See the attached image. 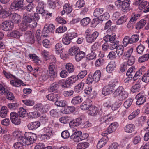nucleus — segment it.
I'll return each mask as SVG.
<instances>
[{
	"mask_svg": "<svg viewBox=\"0 0 149 149\" xmlns=\"http://www.w3.org/2000/svg\"><path fill=\"white\" fill-rule=\"evenodd\" d=\"M133 49L132 47H131L128 49L126 52H125L123 54L121 58L124 61L126 60L127 58L131 57V56L132 53Z\"/></svg>",
	"mask_w": 149,
	"mask_h": 149,
	"instance_id": "a211bd4d",
	"label": "nucleus"
},
{
	"mask_svg": "<svg viewBox=\"0 0 149 149\" xmlns=\"http://www.w3.org/2000/svg\"><path fill=\"white\" fill-rule=\"evenodd\" d=\"M90 19L88 17L83 18L81 21V25L83 26H86L89 24Z\"/></svg>",
	"mask_w": 149,
	"mask_h": 149,
	"instance_id": "680f3d73",
	"label": "nucleus"
},
{
	"mask_svg": "<svg viewBox=\"0 0 149 149\" xmlns=\"http://www.w3.org/2000/svg\"><path fill=\"white\" fill-rule=\"evenodd\" d=\"M11 22L15 24H18L21 20V18L20 15L17 13H13L10 15Z\"/></svg>",
	"mask_w": 149,
	"mask_h": 149,
	"instance_id": "ddd939ff",
	"label": "nucleus"
},
{
	"mask_svg": "<svg viewBox=\"0 0 149 149\" xmlns=\"http://www.w3.org/2000/svg\"><path fill=\"white\" fill-rule=\"evenodd\" d=\"M118 126V124L116 122H115L111 124L107 128L109 133H112L114 132Z\"/></svg>",
	"mask_w": 149,
	"mask_h": 149,
	"instance_id": "393cba45",
	"label": "nucleus"
},
{
	"mask_svg": "<svg viewBox=\"0 0 149 149\" xmlns=\"http://www.w3.org/2000/svg\"><path fill=\"white\" fill-rule=\"evenodd\" d=\"M22 101L24 104L27 106H32L34 104V101L32 100L26 99L22 100Z\"/></svg>",
	"mask_w": 149,
	"mask_h": 149,
	"instance_id": "338daca9",
	"label": "nucleus"
},
{
	"mask_svg": "<svg viewBox=\"0 0 149 149\" xmlns=\"http://www.w3.org/2000/svg\"><path fill=\"white\" fill-rule=\"evenodd\" d=\"M101 121L106 124H108L113 120V118L111 115L109 114L102 117L100 119Z\"/></svg>",
	"mask_w": 149,
	"mask_h": 149,
	"instance_id": "f3484780",
	"label": "nucleus"
},
{
	"mask_svg": "<svg viewBox=\"0 0 149 149\" xmlns=\"http://www.w3.org/2000/svg\"><path fill=\"white\" fill-rule=\"evenodd\" d=\"M116 65L115 63L113 61L110 62L106 67L107 71L110 73L113 71L116 68Z\"/></svg>",
	"mask_w": 149,
	"mask_h": 149,
	"instance_id": "4be33fe9",
	"label": "nucleus"
},
{
	"mask_svg": "<svg viewBox=\"0 0 149 149\" xmlns=\"http://www.w3.org/2000/svg\"><path fill=\"white\" fill-rule=\"evenodd\" d=\"M57 65L54 62L50 63L48 67L49 75L48 77L49 79L53 81L57 76L56 72Z\"/></svg>",
	"mask_w": 149,
	"mask_h": 149,
	"instance_id": "7ed1b4c3",
	"label": "nucleus"
},
{
	"mask_svg": "<svg viewBox=\"0 0 149 149\" xmlns=\"http://www.w3.org/2000/svg\"><path fill=\"white\" fill-rule=\"evenodd\" d=\"M62 42L64 44L68 45L71 42V40L66 34L63 36V37L62 38Z\"/></svg>",
	"mask_w": 149,
	"mask_h": 149,
	"instance_id": "8fccbe9b",
	"label": "nucleus"
},
{
	"mask_svg": "<svg viewBox=\"0 0 149 149\" xmlns=\"http://www.w3.org/2000/svg\"><path fill=\"white\" fill-rule=\"evenodd\" d=\"M110 43L111 44H109V45L110 47V49L111 50L116 49L118 46V45H119V41L117 40Z\"/></svg>",
	"mask_w": 149,
	"mask_h": 149,
	"instance_id": "0e129e2a",
	"label": "nucleus"
},
{
	"mask_svg": "<svg viewBox=\"0 0 149 149\" xmlns=\"http://www.w3.org/2000/svg\"><path fill=\"white\" fill-rule=\"evenodd\" d=\"M107 137L103 138L100 139L97 144V147L101 148L104 146L107 142Z\"/></svg>",
	"mask_w": 149,
	"mask_h": 149,
	"instance_id": "f704fd0d",
	"label": "nucleus"
},
{
	"mask_svg": "<svg viewBox=\"0 0 149 149\" xmlns=\"http://www.w3.org/2000/svg\"><path fill=\"white\" fill-rule=\"evenodd\" d=\"M13 135L16 139L19 141H22L23 137L22 136V133L18 131H15L13 133Z\"/></svg>",
	"mask_w": 149,
	"mask_h": 149,
	"instance_id": "49530a36",
	"label": "nucleus"
},
{
	"mask_svg": "<svg viewBox=\"0 0 149 149\" xmlns=\"http://www.w3.org/2000/svg\"><path fill=\"white\" fill-rule=\"evenodd\" d=\"M118 79H114L109 81L108 85L114 90V88L118 84Z\"/></svg>",
	"mask_w": 149,
	"mask_h": 149,
	"instance_id": "09e8293b",
	"label": "nucleus"
},
{
	"mask_svg": "<svg viewBox=\"0 0 149 149\" xmlns=\"http://www.w3.org/2000/svg\"><path fill=\"white\" fill-rule=\"evenodd\" d=\"M136 70V69L135 68V67L132 66L128 69L126 73V75L133 76Z\"/></svg>",
	"mask_w": 149,
	"mask_h": 149,
	"instance_id": "a18cd8bd",
	"label": "nucleus"
},
{
	"mask_svg": "<svg viewBox=\"0 0 149 149\" xmlns=\"http://www.w3.org/2000/svg\"><path fill=\"white\" fill-rule=\"evenodd\" d=\"M133 100L132 98L126 100L124 103V107L126 109L128 108L132 104Z\"/></svg>",
	"mask_w": 149,
	"mask_h": 149,
	"instance_id": "052dcab7",
	"label": "nucleus"
},
{
	"mask_svg": "<svg viewBox=\"0 0 149 149\" xmlns=\"http://www.w3.org/2000/svg\"><path fill=\"white\" fill-rule=\"evenodd\" d=\"M85 55V54L84 52L80 51L75 55V59L77 61H79L81 60Z\"/></svg>",
	"mask_w": 149,
	"mask_h": 149,
	"instance_id": "7c9ffc66",
	"label": "nucleus"
},
{
	"mask_svg": "<svg viewBox=\"0 0 149 149\" xmlns=\"http://www.w3.org/2000/svg\"><path fill=\"white\" fill-rule=\"evenodd\" d=\"M90 104L88 101L84 102L81 105V108L82 110H88L90 107Z\"/></svg>",
	"mask_w": 149,
	"mask_h": 149,
	"instance_id": "3c124183",
	"label": "nucleus"
},
{
	"mask_svg": "<svg viewBox=\"0 0 149 149\" xmlns=\"http://www.w3.org/2000/svg\"><path fill=\"white\" fill-rule=\"evenodd\" d=\"M94 81L95 82L99 81L101 76V72L100 70H98L96 71L92 76Z\"/></svg>",
	"mask_w": 149,
	"mask_h": 149,
	"instance_id": "c756f323",
	"label": "nucleus"
},
{
	"mask_svg": "<svg viewBox=\"0 0 149 149\" xmlns=\"http://www.w3.org/2000/svg\"><path fill=\"white\" fill-rule=\"evenodd\" d=\"M62 81H60L58 82H55L51 84L49 88V91L50 92H53L57 90L59 87V84H61Z\"/></svg>",
	"mask_w": 149,
	"mask_h": 149,
	"instance_id": "412c9836",
	"label": "nucleus"
},
{
	"mask_svg": "<svg viewBox=\"0 0 149 149\" xmlns=\"http://www.w3.org/2000/svg\"><path fill=\"white\" fill-rule=\"evenodd\" d=\"M86 70H83L81 71L77 76L79 80L84 78L87 74Z\"/></svg>",
	"mask_w": 149,
	"mask_h": 149,
	"instance_id": "e2e57ef3",
	"label": "nucleus"
},
{
	"mask_svg": "<svg viewBox=\"0 0 149 149\" xmlns=\"http://www.w3.org/2000/svg\"><path fill=\"white\" fill-rule=\"evenodd\" d=\"M67 79L71 85L75 83L77 80H79L76 75H73L67 78Z\"/></svg>",
	"mask_w": 149,
	"mask_h": 149,
	"instance_id": "a19ab883",
	"label": "nucleus"
},
{
	"mask_svg": "<svg viewBox=\"0 0 149 149\" xmlns=\"http://www.w3.org/2000/svg\"><path fill=\"white\" fill-rule=\"evenodd\" d=\"M99 35V33L95 31L91 34L87 35L86 37V41L88 43H92L95 41Z\"/></svg>",
	"mask_w": 149,
	"mask_h": 149,
	"instance_id": "9b49d317",
	"label": "nucleus"
},
{
	"mask_svg": "<svg viewBox=\"0 0 149 149\" xmlns=\"http://www.w3.org/2000/svg\"><path fill=\"white\" fill-rule=\"evenodd\" d=\"M123 46L125 47L127 46L129 44H132L130 42V38L128 36H125L123 40Z\"/></svg>",
	"mask_w": 149,
	"mask_h": 149,
	"instance_id": "bf43d9fd",
	"label": "nucleus"
},
{
	"mask_svg": "<svg viewBox=\"0 0 149 149\" xmlns=\"http://www.w3.org/2000/svg\"><path fill=\"white\" fill-rule=\"evenodd\" d=\"M103 11L104 10L102 8H96L94 10L93 13V15L98 18L99 15L102 13Z\"/></svg>",
	"mask_w": 149,
	"mask_h": 149,
	"instance_id": "79ce46f5",
	"label": "nucleus"
},
{
	"mask_svg": "<svg viewBox=\"0 0 149 149\" xmlns=\"http://www.w3.org/2000/svg\"><path fill=\"white\" fill-rule=\"evenodd\" d=\"M40 125V123L36 121L30 123L27 125L28 129L30 130H33L38 128Z\"/></svg>",
	"mask_w": 149,
	"mask_h": 149,
	"instance_id": "4468645a",
	"label": "nucleus"
},
{
	"mask_svg": "<svg viewBox=\"0 0 149 149\" xmlns=\"http://www.w3.org/2000/svg\"><path fill=\"white\" fill-rule=\"evenodd\" d=\"M66 34L71 40L77 36V33L74 32L69 31Z\"/></svg>",
	"mask_w": 149,
	"mask_h": 149,
	"instance_id": "774afa93",
	"label": "nucleus"
},
{
	"mask_svg": "<svg viewBox=\"0 0 149 149\" xmlns=\"http://www.w3.org/2000/svg\"><path fill=\"white\" fill-rule=\"evenodd\" d=\"M10 118L12 123L15 125H19L21 123V120L18 114L15 112H12L10 114Z\"/></svg>",
	"mask_w": 149,
	"mask_h": 149,
	"instance_id": "0eeeda50",
	"label": "nucleus"
},
{
	"mask_svg": "<svg viewBox=\"0 0 149 149\" xmlns=\"http://www.w3.org/2000/svg\"><path fill=\"white\" fill-rule=\"evenodd\" d=\"M89 114L93 116L99 115V110L97 107L92 106L90 107Z\"/></svg>",
	"mask_w": 149,
	"mask_h": 149,
	"instance_id": "5701e85b",
	"label": "nucleus"
},
{
	"mask_svg": "<svg viewBox=\"0 0 149 149\" xmlns=\"http://www.w3.org/2000/svg\"><path fill=\"white\" fill-rule=\"evenodd\" d=\"M109 17V13L107 12H106L102 15L100 16L98 18L93 19V22L95 23V21H97L98 19L101 21L105 20L108 19Z\"/></svg>",
	"mask_w": 149,
	"mask_h": 149,
	"instance_id": "b1692460",
	"label": "nucleus"
},
{
	"mask_svg": "<svg viewBox=\"0 0 149 149\" xmlns=\"http://www.w3.org/2000/svg\"><path fill=\"white\" fill-rule=\"evenodd\" d=\"M82 102V98L80 96L74 97L72 100L71 103L73 104H77Z\"/></svg>",
	"mask_w": 149,
	"mask_h": 149,
	"instance_id": "ea45409f",
	"label": "nucleus"
},
{
	"mask_svg": "<svg viewBox=\"0 0 149 149\" xmlns=\"http://www.w3.org/2000/svg\"><path fill=\"white\" fill-rule=\"evenodd\" d=\"M124 91L123 88L121 86H119L116 89L113 93V95L114 97L119 96L121 93Z\"/></svg>",
	"mask_w": 149,
	"mask_h": 149,
	"instance_id": "4c0bfd02",
	"label": "nucleus"
},
{
	"mask_svg": "<svg viewBox=\"0 0 149 149\" xmlns=\"http://www.w3.org/2000/svg\"><path fill=\"white\" fill-rule=\"evenodd\" d=\"M13 27V23L11 21H5L2 23L1 25L2 29L5 31L11 30Z\"/></svg>",
	"mask_w": 149,
	"mask_h": 149,
	"instance_id": "6e6552de",
	"label": "nucleus"
},
{
	"mask_svg": "<svg viewBox=\"0 0 149 149\" xmlns=\"http://www.w3.org/2000/svg\"><path fill=\"white\" fill-rule=\"evenodd\" d=\"M55 26L52 24H50L48 26L45 25L43 30V32L44 33L49 32H53L55 29Z\"/></svg>",
	"mask_w": 149,
	"mask_h": 149,
	"instance_id": "aec40b11",
	"label": "nucleus"
},
{
	"mask_svg": "<svg viewBox=\"0 0 149 149\" xmlns=\"http://www.w3.org/2000/svg\"><path fill=\"white\" fill-rule=\"evenodd\" d=\"M127 18L125 15L121 16L119 17L116 22V23L118 25L122 24L126 22Z\"/></svg>",
	"mask_w": 149,
	"mask_h": 149,
	"instance_id": "de8ad7c7",
	"label": "nucleus"
},
{
	"mask_svg": "<svg viewBox=\"0 0 149 149\" xmlns=\"http://www.w3.org/2000/svg\"><path fill=\"white\" fill-rule=\"evenodd\" d=\"M11 85L13 87H20L23 81L15 76H13V78L10 81Z\"/></svg>",
	"mask_w": 149,
	"mask_h": 149,
	"instance_id": "9d476101",
	"label": "nucleus"
},
{
	"mask_svg": "<svg viewBox=\"0 0 149 149\" xmlns=\"http://www.w3.org/2000/svg\"><path fill=\"white\" fill-rule=\"evenodd\" d=\"M80 51L79 47L73 46L70 49V54L71 56L75 55Z\"/></svg>",
	"mask_w": 149,
	"mask_h": 149,
	"instance_id": "c9c22d12",
	"label": "nucleus"
},
{
	"mask_svg": "<svg viewBox=\"0 0 149 149\" xmlns=\"http://www.w3.org/2000/svg\"><path fill=\"white\" fill-rule=\"evenodd\" d=\"M19 104L17 102L9 103L7 104L8 108L10 110H13L17 109L19 107Z\"/></svg>",
	"mask_w": 149,
	"mask_h": 149,
	"instance_id": "e433bc0d",
	"label": "nucleus"
},
{
	"mask_svg": "<svg viewBox=\"0 0 149 149\" xmlns=\"http://www.w3.org/2000/svg\"><path fill=\"white\" fill-rule=\"evenodd\" d=\"M146 23V22L145 20H141L137 23L136 26V28L137 29H140L143 28Z\"/></svg>",
	"mask_w": 149,
	"mask_h": 149,
	"instance_id": "c03bdc74",
	"label": "nucleus"
},
{
	"mask_svg": "<svg viewBox=\"0 0 149 149\" xmlns=\"http://www.w3.org/2000/svg\"><path fill=\"white\" fill-rule=\"evenodd\" d=\"M67 30V28L65 26L62 25L56 29V32L58 33H63L66 31Z\"/></svg>",
	"mask_w": 149,
	"mask_h": 149,
	"instance_id": "4d7b16f0",
	"label": "nucleus"
},
{
	"mask_svg": "<svg viewBox=\"0 0 149 149\" xmlns=\"http://www.w3.org/2000/svg\"><path fill=\"white\" fill-rule=\"evenodd\" d=\"M72 10V5L69 3H65L63 7V10L62 12V13H66L67 14L70 13Z\"/></svg>",
	"mask_w": 149,
	"mask_h": 149,
	"instance_id": "6ab92c4d",
	"label": "nucleus"
},
{
	"mask_svg": "<svg viewBox=\"0 0 149 149\" xmlns=\"http://www.w3.org/2000/svg\"><path fill=\"white\" fill-rule=\"evenodd\" d=\"M145 48V47L142 44L139 45L136 48V50L138 53L142 54Z\"/></svg>",
	"mask_w": 149,
	"mask_h": 149,
	"instance_id": "69168bd1",
	"label": "nucleus"
},
{
	"mask_svg": "<svg viewBox=\"0 0 149 149\" xmlns=\"http://www.w3.org/2000/svg\"><path fill=\"white\" fill-rule=\"evenodd\" d=\"M8 113L7 108L5 106H3L0 111V116L2 118H5Z\"/></svg>",
	"mask_w": 149,
	"mask_h": 149,
	"instance_id": "473e14b6",
	"label": "nucleus"
},
{
	"mask_svg": "<svg viewBox=\"0 0 149 149\" xmlns=\"http://www.w3.org/2000/svg\"><path fill=\"white\" fill-rule=\"evenodd\" d=\"M55 49L56 53L58 54L63 52V48L61 43H58L55 45Z\"/></svg>",
	"mask_w": 149,
	"mask_h": 149,
	"instance_id": "72a5a7b5",
	"label": "nucleus"
},
{
	"mask_svg": "<svg viewBox=\"0 0 149 149\" xmlns=\"http://www.w3.org/2000/svg\"><path fill=\"white\" fill-rule=\"evenodd\" d=\"M24 37L26 41L29 43L33 44L35 42L33 34L31 31H27L24 35Z\"/></svg>",
	"mask_w": 149,
	"mask_h": 149,
	"instance_id": "1a4fd4ad",
	"label": "nucleus"
},
{
	"mask_svg": "<svg viewBox=\"0 0 149 149\" xmlns=\"http://www.w3.org/2000/svg\"><path fill=\"white\" fill-rule=\"evenodd\" d=\"M33 14L29 12H24L23 14L22 22L21 24L22 31H25L28 28L29 24L34 21Z\"/></svg>",
	"mask_w": 149,
	"mask_h": 149,
	"instance_id": "f257e3e1",
	"label": "nucleus"
},
{
	"mask_svg": "<svg viewBox=\"0 0 149 149\" xmlns=\"http://www.w3.org/2000/svg\"><path fill=\"white\" fill-rule=\"evenodd\" d=\"M130 38V42L132 44L137 42L139 38V36L138 34H134L131 36Z\"/></svg>",
	"mask_w": 149,
	"mask_h": 149,
	"instance_id": "603ef678",
	"label": "nucleus"
},
{
	"mask_svg": "<svg viewBox=\"0 0 149 149\" xmlns=\"http://www.w3.org/2000/svg\"><path fill=\"white\" fill-rule=\"evenodd\" d=\"M85 83L82 82L79 83L76 85L74 88V91L77 93H79L82 91L83 89Z\"/></svg>",
	"mask_w": 149,
	"mask_h": 149,
	"instance_id": "cd10ccee",
	"label": "nucleus"
},
{
	"mask_svg": "<svg viewBox=\"0 0 149 149\" xmlns=\"http://www.w3.org/2000/svg\"><path fill=\"white\" fill-rule=\"evenodd\" d=\"M18 115L19 118L25 117L26 116V110L23 108H20L19 109Z\"/></svg>",
	"mask_w": 149,
	"mask_h": 149,
	"instance_id": "5fc2aeb1",
	"label": "nucleus"
},
{
	"mask_svg": "<svg viewBox=\"0 0 149 149\" xmlns=\"http://www.w3.org/2000/svg\"><path fill=\"white\" fill-rule=\"evenodd\" d=\"M89 146V143L87 142L80 143L77 146V149H85Z\"/></svg>",
	"mask_w": 149,
	"mask_h": 149,
	"instance_id": "864d4df0",
	"label": "nucleus"
},
{
	"mask_svg": "<svg viewBox=\"0 0 149 149\" xmlns=\"http://www.w3.org/2000/svg\"><path fill=\"white\" fill-rule=\"evenodd\" d=\"M29 57L31 59H33L34 62L38 65L40 62V60L38 59V57L35 54H29Z\"/></svg>",
	"mask_w": 149,
	"mask_h": 149,
	"instance_id": "13d9d810",
	"label": "nucleus"
},
{
	"mask_svg": "<svg viewBox=\"0 0 149 149\" xmlns=\"http://www.w3.org/2000/svg\"><path fill=\"white\" fill-rule=\"evenodd\" d=\"M44 3L42 1H40L38 3V5L36 8V12L38 13L41 14L44 13Z\"/></svg>",
	"mask_w": 149,
	"mask_h": 149,
	"instance_id": "dca6fc26",
	"label": "nucleus"
},
{
	"mask_svg": "<svg viewBox=\"0 0 149 149\" xmlns=\"http://www.w3.org/2000/svg\"><path fill=\"white\" fill-rule=\"evenodd\" d=\"M116 52L118 56L120 57L122 56L124 49V47L122 45H119L116 48Z\"/></svg>",
	"mask_w": 149,
	"mask_h": 149,
	"instance_id": "a878e982",
	"label": "nucleus"
},
{
	"mask_svg": "<svg viewBox=\"0 0 149 149\" xmlns=\"http://www.w3.org/2000/svg\"><path fill=\"white\" fill-rule=\"evenodd\" d=\"M65 68L67 71L69 73L73 72L75 69L74 66L71 63H68L66 64Z\"/></svg>",
	"mask_w": 149,
	"mask_h": 149,
	"instance_id": "58836bf2",
	"label": "nucleus"
},
{
	"mask_svg": "<svg viewBox=\"0 0 149 149\" xmlns=\"http://www.w3.org/2000/svg\"><path fill=\"white\" fill-rule=\"evenodd\" d=\"M130 4V0H124L123 1V6H122V10L127 11L129 10Z\"/></svg>",
	"mask_w": 149,
	"mask_h": 149,
	"instance_id": "bb28decb",
	"label": "nucleus"
},
{
	"mask_svg": "<svg viewBox=\"0 0 149 149\" xmlns=\"http://www.w3.org/2000/svg\"><path fill=\"white\" fill-rule=\"evenodd\" d=\"M72 134L70 136L71 139H73L74 142H78L79 141L81 135L82 134V132L81 131H78L77 129L73 128L72 129Z\"/></svg>",
	"mask_w": 149,
	"mask_h": 149,
	"instance_id": "423d86ee",
	"label": "nucleus"
},
{
	"mask_svg": "<svg viewBox=\"0 0 149 149\" xmlns=\"http://www.w3.org/2000/svg\"><path fill=\"white\" fill-rule=\"evenodd\" d=\"M36 139V134L31 132H26L24 134V137H23L22 142L23 145H29L34 143Z\"/></svg>",
	"mask_w": 149,
	"mask_h": 149,
	"instance_id": "f03ea898",
	"label": "nucleus"
},
{
	"mask_svg": "<svg viewBox=\"0 0 149 149\" xmlns=\"http://www.w3.org/2000/svg\"><path fill=\"white\" fill-rule=\"evenodd\" d=\"M135 98L137 100L136 104L138 105H141L143 104L146 102V95L144 92L139 93Z\"/></svg>",
	"mask_w": 149,
	"mask_h": 149,
	"instance_id": "20e7f679",
	"label": "nucleus"
},
{
	"mask_svg": "<svg viewBox=\"0 0 149 149\" xmlns=\"http://www.w3.org/2000/svg\"><path fill=\"white\" fill-rule=\"evenodd\" d=\"M10 35L12 37L18 38L22 36V35L19 31L15 30L10 33Z\"/></svg>",
	"mask_w": 149,
	"mask_h": 149,
	"instance_id": "6e6d98bb",
	"label": "nucleus"
},
{
	"mask_svg": "<svg viewBox=\"0 0 149 149\" xmlns=\"http://www.w3.org/2000/svg\"><path fill=\"white\" fill-rule=\"evenodd\" d=\"M81 118L79 117L70 121L69 123V125L70 128L78 126L82 123Z\"/></svg>",
	"mask_w": 149,
	"mask_h": 149,
	"instance_id": "f8f14e48",
	"label": "nucleus"
},
{
	"mask_svg": "<svg viewBox=\"0 0 149 149\" xmlns=\"http://www.w3.org/2000/svg\"><path fill=\"white\" fill-rule=\"evenodd\" d=\"M24 0H15L11 4L10 8L13 10H16L23 7Z\"/></svg>",
	"mask_w": 149,
	"mask_h": 149,
	"instance_id": "39448f33",
	"label": "nucleus"
},
{
	"mask_svg": "<svg viewBox=\"0 0 149 149\" xmlns=\"http://www.w3.org/2000/svg\"><path fill=\"white\" fill-rule=\"evenodd\" d=\"M141 87V85L139 81H137L131 88V91L133 93L138 92L140 89Z\"/></svg>",
	"mask_w": 149,
	"mask_h": 149,
	"instance_id": "2f4dec72",
	"label": "nucleus"
},
{
	"mask_svg": "<svg viewBox=\"0 0 149 149\" xmlns=\"http://www.w3.org/2000/svg\"><path fill=\"white\" fill-rule=\"evenodd\" d=\"M113 92V90L108 85L105 86L102 90V93L105 96L110 95Z\"/></svg>",
	"mask_w": 149,
	"mask_h": 149,
	"instance_id": "2eb2a0df",
	"label": "nucleus"
},
{
	"mask_svg": "<svg viewBox=\"0 0 149 149\" xmlns=\"http://www.w3.org/2000/svg\"><path fill=\"white\" fill-rule=\"evenodd\" d=\"M135 126L132 124H130L127 125L125 127L124 130L125 132L128 133H131L134 130Z\"/></svg>",
	"mask_w": 149,
	"mask_h": 149,
	"instance_id": "c85d7f7f",
	"label": "nucleus"
},
{
	"mask_svg": "<svg viewBox=\"0 0 149 149\" xmlns=\"http://www.w3.org/2000/svg\"><path fill=\"white\" fill-rule=\"evenodd\" d=\"M137 5H138L139 9L141 10L147 7L149 5V2L144 1Z\"/></svg>",
	"mask_w": 149,
	"mask_h": 149,
	"instance_id": "37998d69",
	"label": "nucleus"
}]
</instances>
